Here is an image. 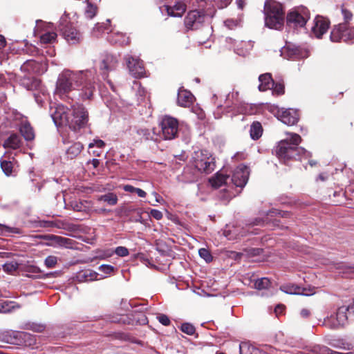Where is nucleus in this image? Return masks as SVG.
<instances>
[{"instance_id":"nucleus-1","label":"nucleus","mask_w":354,"mask_h":354,"mask_svg":"<svg viewBox=\"0 0 354 354\" xmlns=\"http://www.w3.org/2000/svg\"><path fill=\"white\" fill-rule=\"evenodd\" d=\"M95 75L92 70L73 71L65 69L58 76L55 93L66 94L81 86L80 97L82 100H90L95 91Z\"/></svg>"},{"instance_id":"nucleus-2","label":"nucleus","mask_w":354,"mask_h":354,"mask_svg":"<svg viewBox=\"0 0 354 354\" xmlns=\"http://www.w3.org/2000/svg\"><path fill=\"white\" fill-rule=\"evenodd\" d=\"M286 139L281 140L275 147V154L279 159L284 162L291 159L308 158L311 153L299 147L301 142V136L295 133H287Z\"/></svg>"},{"instance_id":"nucleus-3","label":"nucleus","mask_w":354,"mask_h":354,"mask_svg":"<svg viewBox=\"0 0 354 354\" xmlns=\"http://www.w3.org/2000/svg\"><path fill=\"white\" fill-rule=\"evenodd\" d=\"M263 12L266 26L276 30H279L283 26L284 11L280 3L274 0H266Z\"/></svg>"},{"instance_id":"nucleus-4","label":"nucleus","mask_w":354,"mask_h":354,"mask_svg":"<svg viewBox=\"0 0 354 354\" xmlns=\"http://www.w3.org/2000/svg\"><path fill=\"white\" fill-rule=\"evenodd\" d=\"M69 128L74 131L86 127L88 122V113L86 109L80 104H74L69 109Z\"/></svg>"},{"instance_id":"nucleus-5","label":"nucleus","mask_w":354,"mask_h":354,"mask_svg":"<svg viewBox=\"0 0 354 354\" xmlns=\"http://www.w3.org/2000/svg\"><path fill=\"white\" fill-rule=\"evenodd\" d=\"M192 159L194 166L200 171L209 174L214 169V159L207 151H194Z\"/></svg>"},{"instance_id":"nucleus-6","label":"nucleus","mask_w":354,"mask_h":354,"mask_svg":"<svg viewBox=\"0 0 354 354\" xmlns=\"http://www.w3.org/2000/svg\"><path fill=\"white\" fill-rule=\"evenodd\" d=\"M333 42L344 41L348 44L354 43V26L346 24H339L333 26L330 35Z\"/></svg>"},{"instance_id":"nucleus-7","label":"nucleus","mask_w":354,"mask_h":354,"mask_svg":"<svg viewBox=\"0 0 354 354\" xmlns=\"http://www.w3.org/2000/svg\"><path fill=\"white\" fill-rule=\"evenodd\" d=\"M310 19L309 10L305 7L291 10L286 17L287 25L292 28L304 27Z\"/></svg>"},{"instance_id":"nucleus-8","label":"nucleus","mask_w":354,"mask_h":354,"mask_svg":"<svg viewBox=\"0 0 354 354\" xmlns=\"http://www.w3.org/2000/svg\"><path fill=\"white\" fill-rule=\"evenodd\" d=\"M59 30L68 43L75 44L80 42V33L68 22L66 17H62L60 19Z\"/></svg>"},{"instance_id":"nucleus-9","label":"nucleus","mask_w":354,"mask_h":354,"mask_svg":"<svg viewBox=\"0 0 354 354\" xmlns=\"http://www.w3.org/2000/svg\"><path fill=\"white\" fill-rule=\"evenodd\" d=\"M160 126L164 139L172 140L177 136L178 122L176 118L171 116H165L162 118Z\"/></svg>"},{"instance_id":"nucleus-10","label":"nucleus","mask_w":354,"mask_h":354,"mask_svg":"<svg viewBox=\"0 0 354 354\" xmlns=\"http://www.w3.org/2000/svg\"><path fill=\"white\" fill-rule=\"evenodd\" d=\"M205 20V14L202 10L189 11L184 19V25L187 31L198 29Z\"/></svg>"},{"instance_id":"nucleus-11","label":"nucleus","mask_w":354,"mask_h":354,"mask_svg":"<svg viewBox=\"0 0 354 354\" xmlns=\"http://www.w3.org/2000/svg\"><path fill=\"white\" fill-rule=\"evenodd\" d=\"M348 315H352L349 306H342L337 309L335 315H331L328 319L326 324L332 328L343 326L347 322Z\"/></svg>"},{"instance_id":"nucleus-12","label":"nucleus","mask_w":354,"mask_h":354,"mask_svg":"<svg viewBox=\"0 0 354 354\" xmlns=\"http://www.w3.org/2000/svg\"><path fill=\"white\" fill-rule=\"evenodd\" d=\"M249 169L245 165L238 166L233 172L231 180L236 187H243L248 180Z\"/></svg>"},{"instance_id":"nucleus-13","label":"nucleus","mask_w":354,"mask_h":354,"mask_svg":"<svg viewBox=\"0 0 354 354\" xmlns=\"http://www.w3.org/2000/svg\"><path fill=\"white\" fill-rule=\"evenodd\" d=\"M126 62L129 70L130 73L136 78L144 77L145 71L142 61L138 58H135L131 56L126 57Z\"/></svg>"},{"instance_id":"nucleus-14","label":"nucleus","mask_w":354,"mask_h":354,"mask_svg":"<svg viewBox=\"0 0 354 354\" xmlns=\"http://www.w3.org/2000/svg\"><path fill=\"white\" fill-rule=\"evenodd\" d=\"M52 118L57 126L67 125L69 127L70 114L64 106H58L51 114Z\"/></svg>"},{"instance_id":"nucleus-15","label":"nucleus","mask_w":354,"mask_h":354,"mask_svg":"<svg viewBox=\"0 0 354 354\" xmlns=\"http://www.w3.org/2000/svg\"><path fill=\"white\" fill-rule=\"evenodd\" d=\"M330 22L323 17L317 16L314 19V25L312 27V32L316 37L320 38L326 32L329 28Z\"/></svg>"},{"instance_id":"nucleus-16","label":"nucleus","mask_w":354,"mask_h":354,"mask_svg":"<svg viewBox=\"0 0 354 354\" xmlns=\"http://www.w3.org/2000/svg\"><path fill=\"white\" fill-rule=\"evenodd\" d=\"M278 118L283 123L291 126L295 124L298 122L299 113L294 109H286L281 111L279 113Z\"/></svg>"},{"instance_id":"nucleus-17","label":"nucleus","mask_w":354,"mask_h":354,"mask_svg":"<svg viewBox=\"0 0 354 354\" xmlns=\"http://www.w3.org/2000/svg\"><path fill=\"white\" fill-rule=\"evenodd\" d=\"M194 97L192 93L185 89H180L178 93V104L183 107H189L193 102Z\"/></svg>"},{"instance_id":"nucleus-18","label":"nucleus","mask_w":354,"mask_h":354,"mask_svg":"<svg viewBox=\"0 0 354 354\" xmlns=\"http://www.w3.org/2000/svg\"><path fill=\"white\" fill-rule=\"evenodd\" d=\"M71 208L74 211L90 213L92 210V204L88 201H73L70 203Z\"/></svg>"},{"instance_id":"nucleus-19","label":"nucleus","mask_w":354,"mask_h":354,"mask_svg":"<svg viewBox=\"0 0 354 354\" xmlns=\"http://www.w3.org/2000/svg\"><path fill=\"white\" fill-rule=\"evenodd\" d=\"M1 167L6 176L12 174L14 167V157L5 154L1 159Z\"/></svg>"},{"instance_id":"nucleus-20","label":"nucleus","mask_w":354,"mask_h":354,"mask_svg":"<svg viewBox=\"0 0 354 354\" xmlns=\"http://www.w3.org/2000/svg\"><path fill=\"white\" fill-rule=\"evenodd\" d=\"M259 80L260 82L259 89L261 91H265L268 89H270L271 87H273L274 85V82L270 73L261 75L259 77Z\"/></svg>"},{"instance_id":"nucleus-21","label":"nucleus","mask_w":354,"mask_h":354,"mask_svg":"<svg viewBox=\"0 0 354 354\" xmlns=\"http://www.w3.org/2000/svg\"><path fill=\"white\" fill-rule=\"evenodd\" d=\"M186 4L181 1H178L176 2L173 6H169L167 8V12L171 16L181 17L186 11Z\"/></svg>"},{"instance_id":"nucleus-22","label":"nucleus","mask_w":354,"mask_h":354,"mask_svg":"<svg viewBox=\"0 0 354 354\" xmlns=\"http://www.w3.org/2000/svg\"><path fill=\"white\" fill-rule=\"evenodd\" d=\"M118 63V59L112 55H106L102 60L100 68L106 71L113 70Z\"/></svg>"},{"instance_id":"nucleus-23","label":"nucleus","mask_w":354,"mask_h":354,"mask_svg":"<svg viewBox=\"0 0 354 354\" xmlns=\"http://www.w3.org/2000/svg\"><path fill=\"white\" fill-rule=\"evenodd\" d=\"M229 177L230 176L228 175L224 174L223 171H219L216 173L215 176L212 177L209 180V182L213 187L218 188L226 183Z\"/></svg>"},{"instance_id":"nucleus-24","label":"nucleus","mask_w":354,"mask_h":354,"mask_svg":"<svg viewBox=\"0 0 354 354\" xmlns=\"http://www.w3.org/2000/svg\"><path fill=\"white\" fill-rule=\"evenodd\" d=\"M21 145V140L17 134L13 133L10 135L8 139L4 142L3 147L5 148H10L12 149H17L20 147Z\"/></svg>"},{"instance_id":"nucleus-25","label":"nucleus","mask_w":354,"mask_h":354,"mask_svg":"<svg viewBox=\"0 0 354 354\" xmlns=\"http://www.w3.org/2000/svg\"><path fill=\"white\" fill-rule=\"evenodd\" d=\"M19 130L26 140H32L35 138L34 130L28 122L21 123Z\"/></svg>"},{"instance_id":"nucleus-26","label":"nucleus","mask_w":354,"mask_h":354,"mask_svg":"<svg viewBox=\"0 0 354 354\" xmlns=\"http://www.w3.org/2000/svg\"><path fill=\"white\" fill-rule=\"evenodd\" d=\"M108 40L113 44L119 45H127L129 44V39L126 36L119 32L112 33L108 36Z\"/></svg>"},{"instance_id":"nucleus-27","label":"nucleus","mask_w":354,"mask_h":354,"mask_svg":"<svg viewBox=\"0 0 354 354\" xmlns=\"http://www.w3.org/2000/svg\"><path fill=\"white\" fill-rule=\"evenodd\" d=\"M240 354H259V350L248 342H242L239 345Z\"/></svg>"},{"instance_id":"nucleus-28","label":"nucleus","mask_w":354,"mask_h":354,"mask_svg":"<svg viewBox=\"0 0 354 354\" xmlns=\"http://www.w3.org/2000/svg\"><path fill=\"white\" fill-rule=\"evenodd\" d=\"M137 133L145 140H157L158 135L154 129H139Z\"/></svg>"},{"instance_id":"nucleus-29","label":"nucleus","mask_w":354,"mask_h":354,"mask_svg":"<svg viewBox=\"0 0 354 354\" xmlns=\"http://www.w3.org/2000/svg\"><path fill=\"white\" fill-rule=\"evenodd\" d=\"M83 149V145L80 142L73 143L66 150V154L68 158L73 159L77 157Z\"/></svg>"},{"instance_id":"nucleus-30","label":"nucleus","mask_w":354,"mask_h":354,"mask_svg":"<svg viewBox=\"0 0 354 354\" xmlns=\"http://www.w3.org/2000/svg\"><path fill=\"white\" fill-rule=\"evenodd\" d=\"M238 92L228 94L225 101V108H232L234 110L239 105V102L237 99Z\"/></svg>"},{"instance_id":"nucleus-31","label":"nucleus","mask_w":354,"mask_h":354,"mask_svg":"<svg viewBox=\"0 0 354 354\" xmlns=\"http://www.w3.org/2000/svg\"><path fill=\"white\" fill-rule=\"evenodd\" d=\"M262 127L260 122H254L250 127V136L253 140H258L262 135Z\"/></svg>"},{"instance_id":"nucleus-32","label":"nucleus","mask_w":354,"mask_h":354,"mask_svg":"<svg viewBox=\"0 0 354 354\" xmlns=\"http://www.w3.org/2000/svg\"><path fill=\"white\" fill-rule=\"evenodd\" d=\"M280 289L283 292H284L287 294H290V295L295 294V295H310L314 293V292H312L310 294L304 293V292L300 291L301 288L299 287L295 286L293 285L282 286H281Z\"/></svg>"},{"instance_id":"nucleus-33","label":"nucleus","mask_w":354,"mask_h":354,"mask_svg":"<svg viewBox=\"0 0 354 354\" xmlns=\"http://www.w3.org/2000/svg\"><path fill=\"white\" fill-rule=\"evenodd\" d=\"M15 339H23L26 344L31 345L35 341L34 337L30 333L26 332H15L14 333Z\"/></svg>"},{"instance_id":"nucleus-34","label":"nucleus","mask_w":354,"mask_h":354,"mask_svg":"<svg viewBox=\"0 0 354 354\" xmlns=\"http://www.w3.org/2000/svg\"><path fill=\"white\" fill-rule=\"evenodd\" d=\"M24 271L26 272L28 277L37 278L41 272V270L36 266L27 265L24 267Z\"/></svg>"},{"instance_id":"nucleus-35","label":"nucleus","mask_w":354,"mask_h":354,"mask_svg":"<svg viewBox=\"0 0 354 354\" xmlns=\"http://www.w3.org/2000/svg\"><path fill=\"white\" fill-rule=\"evenodd\" d=\"M98 274L91 270H86L82 272L79 274V277L84 279L85 281H93L97 279Z\"/></svg>"},{"instance_id":"nucleus-36","label":"nucleus","mask_w":354,"mask_h":354,"mask_svg":"<svg viewBox=\"0 0 354 354\" xmlns=\"http://www.w3.org/2000/svg\"><path fill=\"white\" fill-rule=\"evenodd\" d=\"M37 63L36 62L33 60H28L21 66V70L24 71H28L29 73H37Z\"/></svg>"},{"instance_id":"nucleus-37","label":"nucleus","mask_w":354,"mask_h":354,"mask_svg":"<svg viewBox=\"0 0 354 354\" xmlns=\"http://www.w3.org/2000/svg\"><path fill=\"white\" fill-rule=\"evenodd\" d=\"M109 320L111 322L122 324H129L130 319L127 315H113L109 317Z\"/></svg>"},{"instance_id":"nucleus-38","label":"nucleus","mask_w":354,"mask_h":354,"mask_svg":"<svg viewBox=\"0 0 354 354\" xmlns=\"http://www.w3.org/2000/svg\"><path fill=\"white\" fill-rule=\"evenodd\" d=\"M21 84L26 88H27L28 90H32L39 86V82L36 79L28 77L24 78V80H22Z\"/></svg>"},{"instance_id":"nucleus-39","label":"nucleus","mask_w":354,"mask_h":354,"mask_svg":"<svg viewBox=\"0 0 354 354\" xmlns=\"http://www.w3.org/2000/svg\"><path fill=\"white\" fill-rule=\"evenodd\" d=\"M270 281L267 277H263L257 279L254 283V286L258 290L267 289L270 286Z\"/></svg>"},{"instance_id":"nucleus-40","label":"nucleus","mask_w":354,"mask_h":354,"mask_svg":"<svg viewBox=\"0 0 354 354\" xmlns=\"http://www.w3.org/2000/svg\"><path fill=\"white\" fill-rule=\"evenodd\" d=\"M99 200L106 202L110 205H114L118 202V197L113 193H109L107 194L101 196Z\"/></svg>"},{"instance_id":"nucleus-41","label":"nucleus","mask_w":354,"mask_h":354,"mask_svg":"<svg viewBox=\"0 0 354 354\" xmlns=\"http://www.w3.org/2000/svg\"><path fill=\"white\" fill-rule=\"evenodd\" d=\"M56 37L57 34L55 32H48L43 34L40 37V40L41 43L50 44L55 41Z\"/></svg>"},{"instance_id":"nucleus-42","label":"nucleus","mask_w":354,"mask_h":354,"mask_svg":"<svg viewBox=\"0 0 354 354\" xmlns=\"http://www.w3.org/2000/svg\"><path fill=\"white\" fill-rule=\"evenodd\" d=\"M341 12L344 19V21L342 24L350 25V22L352 21L353 17V15L351 11L344 7H342Z\"/></svg>"},{"instance_id":"nucleus-43","label":"nucleus","mask_w":354,"mask_h":354,"mask_svg":"<svg viewBox=\"0 0 354 354\" xmlns=\"http://www.w3.org/2000/svg\"><path fill=\"white\" fill-rule=\"evenodd\" d=\"M180 329H181V330L183 333H186V334H187L189 335H194L195 333V331H196L195 327L192 324H191L189 323H184V324H183L181 325Z\"/></svg>"},{"instance_id":"nucleus-44","label":"nucleus","mask_w":354,"mask_h":354,"mask_svg":"<svg viewBox=\"0 0 354 354\" xmlns=\"http://www.w3.org/2000/svg\"><path fill=\"white\" fill-rule=\"evenodd\" d=\"M57 263V257L55 256H48L44 260V264L48 268H54Z\"/></svg>"},{"instance_id":"nucleus-45","label":"nucleus","mask_w":354,"mask_h":354,"mask_svg":"<svg viewBox=\"0 0 354 354\" xmlns=\"http://www.w3.org/2000/svg\"><path fill=\"white\" fill-rule=\"evenodd\" d=\"M198 254L206 262L208 263L212 261V256L206 248H201L198 250Z\"/></svg>"},{"instance_id":"nucleus-46","label":"nucleus","mask_w":354,"mask_h":354,"mask_svg":"<svg viewBox=\"0 0 354 354\" xmlns=\"http://www.w3.org/2000/svg\"><path fill=\"white\" fill-rule=\"evenodd\" d=\"M96 13V7L88 3L85 10V15L88 19H92Z\"/></svg>"},{"instance_id":"nucleus-47","label":"nucleus","mask_w":354,"mask_h":354,"mask_svg":"<svg viewBox=\"0 0 354 354\" xmlns=\"http://www.w3.org/2000/svg\"><path fill=\"white\" fill-rule=\"evenodd\" d=\"M14 308L12 302L3 301L0 302V313H6L11 310Z\"/></svg>"},{"instance_id":"nucleus-48","label":"nucleus","mask_w":354,"mask_h":354,"mask_svg":"<svg viewBox=\"0 0 354 354\" xmlns=\"http://www.w3.org/2000/svg\"><path fill=\"white\" fill-rule=\"evenodd\" d=\"M270 89H272V93L277 95H282L284 93V86L281 83H274L273 87H271Z\"/></svg>"},{"instance_id":"nucleus-49","label":"nucleus","mask_w":354,"mask_h":354,"mask_svg":"<svg viewBox=\"0 0 354 354\" xmlns=\"http://www.w3.org/2000/svg\"><path fill=\"white\" fill-rule=\"evenodd\" d=\"M115 253L119 257H127L129 255V252L128 249L126 247L118 246L115 249Z\"/></svg>"},{"instance_id":"nucleus-50","label":"nucleus","mask_w":354,"mask_h":354,"mask_svg":"<svg viewBox=\"0 0 354 354\" xmlns=\"http://www.w3.org/2000/svg\"><path fill=\"white\" fill-rule=\"evenodd\" d=\"M289 51V55L292 58H298L300 55V49L298 47H293L290 48L289 46L287 47Z\"/></svg>"},{"instance_id":"nucleus-51","label":"nucleus","mask_w":354,"mask_h":354,"mask_svg":"<svg viewBox=\"0 0 354 354\" xmlns=\"http://www.w3.org/2000/svg\"><path fill=\"white\" fill-rule=\"evenodd\" d=\"M330 344L333 347L337 348H343L345 350H351L353 348V347L351 346V344L344 343V342H339L338 344L330 343Z\"/></svg>"},{"instance_id":"nucleus-52","label":"nucleus","mask_w":354,"mask_h":354,"mask_svg":"<svg viewBox=\"0 0 354 354\" xmlns=\"http://www.w3.org/2000/svg\"><path fill=\"white\" fill-rule=\"evenodd\" d=\"M99 270L108 274L114 270V267L111 265L103 264L99 267Z\"/></svg>"},{"instance_id":"nucleus-53","label":"nucleus","mask_w":354,"mask_h":354,"mask_svg":"<svg viewBox=\"0 0 354 354\" xmlns=\"http://www.w3.org/2000/svg\"><path fill=\"white\" fill-rule=\"evenodd\" d=\"M158 321L164 326H169L171 323L169 318L168 316L164 314L159 315L157 317Z\"/></svg>"},{"instance_id":"nucleus-54","label":"nucleus","mask_w":354,"mask_h":354,"mask_svg":"<svg viewBox=\"0 0 354 354\" xmlns=\"http://www.w3.org/2000/svg\"><path fill=\"white\" fill-rule=\"evenodd\" d=\"M272 214H276V215L277 214V215H279L281 217H288L290 215V213L288 212L280 211L278 209L271 210L268 213V215L272 216Z\"/></svg>"},{"instance_id":"nucleus-55","label":"nucleus","mask_w":354,"mask_h":354,"mask_svg":"<svg viewBox=\"0 0 354 354\" xmlns=\"http://www.w3.org/2000/svg\"><path fill=\"white\" fill-rule=\"evenodd\" d=\"M105 145V143L103 140H94L93 142H91L89 145H88V147L89 148H92L95 146L99 147V148H102L104 147Z\"/></svg>"},{"instance_id":"nucleus-56","label":"nucleus","mask_w":354,"mask_h":354,"mask_svg":"<svg viewBox=\"0 0 354 354\" xmlns=\"http://www.w3.org/2000/svg\"><path fill=\"white\" fill-rule=\"evenodd\" d=\"M150 214L156 220H160L163 216L162 213L160 211L154 209L151 210Z\"/></svg>"},{"instance_id":"nucleus-57","label":"nucleus","mask_w":354,"mask_h":354,"mask_svg":"<svg viewBox=\"0 0 354 354\" xmlns=\"http://www.w3.org/2000/svg\"><path fill=\"white\" fill-rule=\"evenodd\" d=\"M4 270L8 271L15 270L18 268L17 263H6L3 266Z\"/></svg>"},{"instance_id":"nucleus-58","label":"nucleus","mask_w":354,"mask_h":354,"mask_svg":"<svg viewBox=\"0 0 354 354\" xmlns=\"http://www.w3.org/2000/svg\"><path fill=\"white\" fill-rule=\"evenodd\" d=\"M310 314H311L310 310L308 308H303L300 311V315L303 318L309 317Z\"/></svg>"},{"instance_id":"nucleus-59","label":"nucleus","mask_w":354,"mask_h":354,"mask_svg":"<svg viewBox=\"0 0 354 354\" xmlns=\"http://www.w3.org/2000/svg\"><path fill=\"white\" fill-rule=\"evenodd\" d=\"M218 3H219V8H223L226 7L228 4L230 3L232 0H216Z\"/></svg>"},{"instance_id":"nucleus-60","label":"nucleus","mask_w":354,"mask_h":354,"mask_svg":"<svg viewBox=\"0 0 354 354\" xmlns=\"http://www.w3.org/2000/svg\"><path fill=\"white\" fill-rule=\"evenodd\" d=\"M123 189L127 192L136 193V187H134L133 186L130 185H126L123 187Z\"/></svg>"},{"instance_id":"nucleus-61","label":"nucleus","mask_w":354,"mask_h":354,"mask_svg":"<svg viewBox=\"0 0 354 354\" xmlns=\"http://www.w3.org/2000/svg\"><path fill=\"white\" fill-rule=\"evenodd\" d=\"M136 193L141 198H144L147 195L146 192L140 188H136Z\"/></svg>"},{"instance_id":"nucleus-62","label":"nucleus","mask_w":354,"mask_h":354,"mask_svg":"<svg viewBox=\"0 0 354 354\" xmlns=\"http://www.w3.org/2000/svg\"><path fill=\"white\" fill-rule=\"evenodd\" d=\"M327 350H328V351H326L324 354H353L352 353H344L334 351L331 350L330 348H329L328 347H327Z\"/></svg>"},{"instance_id":"nucleus-63","label":"nucleus","mask_w":354,"mask_h":354,"mask_svg":"<svg viewBox=\"0 0 354 354\" xmlns=\"http://www.w3.org/2000/svg\"><path fill=\"white\" fill-rule=\"evenodd\" d=\"M327 178L328 175L326 174L322 173L318 176L317 180L325 181L327 180Z\"/></svg>"},{"instance_id":"nucleus-64","label":"nucleus","mask_w":354,"mask_h":354,"mask_svg":"<svg viewBox=\"0 0 354 354\" xmlns=\"http://www.w3.org/2000/svg\"><path fill=\"white\" fill-rule=\"evenodd\" d=\"M344 274H354V266H349L345 268Z\"/></svg>"}]
</instances>
